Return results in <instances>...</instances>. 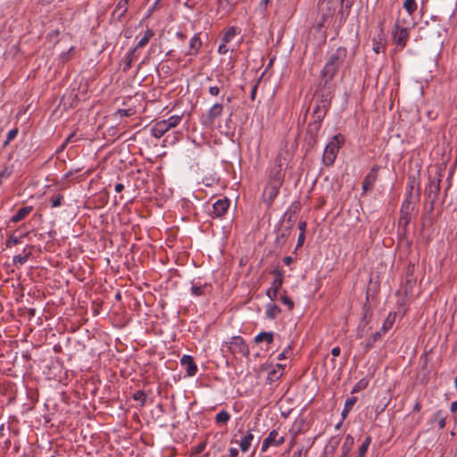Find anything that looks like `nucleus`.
Wrapping results in <instances>:
<instances>
[{"label": "nucleus", "mask_w": 457, "mask_h": 457, "mask_svg": "<svg viewBox=\"0 0 457 457\" xmlns=\"http://www.w3.org/2000/svg\"><path fill=\"white\" fill-rule=\"evenodd\" d=\"M332 91L329 87L320 89L316 96L315 104L312 113V120L309 123L307 131L312 137H316L326 117L331 104Z\"/></svg>", "instance_id": "f257e3e1"}, {"label": "nucleus", "mask_w": 457, "mask_h": 457, "mask_svg": "<svg viewBox=\"0 0 457 457\" xmlns=\"http://www.w3.org/2000/svg\"><path fill=\"white\" fill-rule=\"evenodd\" d=\"M347 54L346 47L339 46L328 54V60L320 71V76L324 81V87H328V83L337 75L339 68L345 62Z\"/></svg>", "instance_id": "f03ea898"}, {"label": "nucleus", "mask_w": 457, "mask_h": 457, "mask_svg": "<svg viewBox=\"0 0 457 457\" xmlns=\"http://www.w3.org/2000/svg\"><path fill=\"white\" fill-rule=\"evenodd\" d=\"M345 143V137L342 134H337L335 135L330 141L326 145L323 156H322V162L326 166H331L334 164L336 158L337 156V154L339 152V149L342 147V145Z\"/></svg>", "instance_id": "7ed1b4c3"}, {"label": "nucleus", "mask_w": 457, "mask_h": 457, "mask_svg": "<svg viewBox=\"0 0 457 457\" xmlns=\"http://www.w3.org/2000/svg\"><path fill=\"white\" fill-rule=\"evenodd\" d=\"M345 0H320L318 4V12L320 16V26H324L332 21L337 10L342 6Z\"/></svg>", "instance_id": "20e7f679"}, {"label": "nucleus", "mask_w": 457, "mask_h": 457, "mask_svg": "<svg viewBox=\"0 0 457 457\" xmlns=\"http://www.w3.org/2000/svg\"><path fill=\"white\" fill-rule=\"evenodd\" d=\"M182 120V115H172L166 120L155 122L151 128V135L155 138H161L170 129L177 127Z\"/></svg>", "instance_id": "39448f33"}, {"label": "nucleus", "mask_w": 457, "mask_h": 457, "mask_svg": "<svg viewBox=\"0 0 457 457\" xmlns=\"http://www.w3.org/2000/svg\"><path fill=\"white\" fill-rule=\"evenodd\" d=\"M286 158L283 156V154H278L274 160L273 167L270 170L268 182L282 186L285 176L283 170L286 169Z\"/></svg>", "instance_id": "423d86ee"}, {"label": "nucleus", "mask_w": 457, "mask_h": 457, "mask_svg": "<svg viewBox=\"0 0 457 457\" xmlns=\"http://www.w3.org/2000/svg\"><path fill=\"white\" fill-rule=\"evenodd\" d=\"M414 202L412 201L411 191L408 194L406 199L402 204L401 214L398 220V226L405 228L411 220V212L413 211Z\"/></svg>", "instance_id": "0eeeda50"}, {"label": "nucleus", "mask_w": 457, "mask_h": 457, "mask_svg": "<svg viewBox=\"0 0 457 457\" xmlns=\"http://www.w3.org/2000/svg\"><path fill=\"white\" fill-rule=\"evenodd\" d=\"M281 185H277L274 183L268 182L264 187L262 192V201L267 205V207H270L278 196L279 193V189Z\"/></svg>", "instance_id": "6e6552de"}, {"label": "nucleus", "mask_w": 457, "mask_h": 457, "mask_svg": "<svg viewBox=\"0 0 457 457\" xmlns=\"http://www.w3.org/2000/svg\"><path fill=\"white\" fill-rule=\"evenodd\" d=\"M223 108L222 103L213 104L207 112L202 116V123L204 125H212L215 119L222 115Z\"/></svg>", "instance_id": "1a4fd4ad"}, {"label": "nucleus", "mask_w": 457, "mask_h": 457, "mask_svg": "<svg viewBox=\"0 0 457 457\" xmlns=\"http://www.w3.org/2000/svg\"><path fill=\"white\" fill-rule=\"evenodd\" d=\"M285 442L283 436H278V432L275 429L271 430L268 436L262 441V451L265 452L270 446H278Z\"/></svg>", "instance_id": "9d476101"}, {"label": "nucleus", "mask_w": 457, "mask_h": 457, "mask_svg": "<svg viewBox=\"0 0 457 457\" xmlns=\"http://www.w3.org/2000/svg\"><path fill=\"white\" fill-rule=\"evenodd\" d=\"M229 349L233 353H238L242 355L249 353L248 346L241 337H233L229 342Z\"/></svg>", "instance_id": "9b49d317"}, {"label": "nucleus", "mask_w": 457, "mask_h": 457, "mask_svg": "<svg viewBox=\"0 0 457 457\" xmlns=\"http://www.w3.org/2000/svg\"><path fill=\"white\" fill-rule=\"evenodd\" d=\"M440 178L433 179L430 180L429 185L427 189L428 198L431 202V209H433V204L438 199L439 192H440Z\"/></svg>", "instance_id": "f8f14e48"}, {"label": "nucleus", "mask_w": 457, "mask_h": 457, "mask_svg": "<svg viewBox=\"0 0 457 457\" xmlns=\"http://www.w3.org/2000/svg\"><path fill=\"white\" fill-rule=\"evenodd\" d=\"M229 204H230V202L228 198H222V199L217 200L212 204V218L222 217L228 212Z\"/></svg>", "instance_id": "ddd939ff"}, {"label": "nucleus", "mask_w": 457, "mask_h": 457, "mask_svg": "<svg viewBox=\"0 0 457 457\" xmlns=\"http://www.w3.org/2000/svg\"><path fill=\"white\" fill-rule=\"evenodd\" d=\"M378 167L374 166L365 176L362 181V194H366L368 191L372 190L373 186L378 179Z\"/></svg>", "instance_id": "4468645a"}, {"label": "nucleus", "mask_w": 457, "mask_h": 457, "mask_svg": "<svg viewBox=\"0 0 457 457\" xmlns=\"http://www.w3.org/2000/svg\"><path fill=\"white\" fill-rule=\"evenodd\" d=\"M394 40L397 46L401 48L404 47L409 38V32L406 28L395 26V31L393 32Z\"/></svg>", "instance_id": "2eb2a0df"}, {"label": "nucleus", "mask_w": 457, "mask_h": 457, "mask_svg": "<svg viewBox=\"0 0 457 457\" xmlns=\"http://www.w3.org/2000/svg\"><path fill=\"white\" fill-rule=\"evenodd\" d=\"M395 315L389 313L384 320L381 328L373 334L374 340H380L382 337L392 328L395 322Z\"/></svg>", "instance_id": "dca6fc26"}, {"label": "nucleus", "mask_w": 457, "mask_h": 457, "mask_svg": "<svg viewBox=\"0 0 457 457\" xmlns=\"http://www.w3.org/2000/svg\"><path fill=\"white\" fill-rule=\"evenodd\" d=\"M181 365L186 368L188 376L193 377L197 372V366L190 355H183L180 360Z\"/></svg>", "instance_id": "f3484780"}, {"label": "nucleus", "mask_w": 457, "mask_h": 457, "mask_svg": "<svg viewBox=\"0 0 457 457\" xmlns=\"http://www.w3.org/2000/svg\"><path fill=\"white\" fill-rule=\"evenodd\" d=\"M131 0H120L115 6L112 15L120 20L128 10L129 4Z\"/></svg>", "instance_id": "a211bd4d"}, {"label": "nucleus", "mask_w": 457, "mask_h": 457, "mask_svg": "<svg viewBox=\"0 0 457 457\" xmlns=\"http://www.w3.org/2000/svg\"><path fill=\"white\" fill-rule=\"evenodd\" d=\"M202 46V41L198 34H195L189 41V49L187 52L188 55H195Z\"/></svg>", "instance_id": "6ab92c4d"}, {"label": "nucleus", "mask_w": 457, "mask_h": 457, "mask_svg": "<svg viewBox=\"0 0 457 457\" xmlns=\"http://www.w3.org/2000/svg\"><path fill=\"white\" fill-rule=\"evenodd\" d=\"M253 440V435L251 430H248L246 435L242 438L239 443V446L242 452L245 453L250 449L252 441Z\"/></svg>", "instance_id": "aec40b11"}, {"label": "nucleus", "mask_w": 457, "mask_h": 457, "mask_svg": "<svg viewBox=\"0 0 457 457\" xmlns=\"http://www.w3.org/2000/svg\"><path fill=\"white\" fill-rule=\"evenodd\" d=\"M353 444H354L353 436H351V435H347L345 437L344 444H343V445L341 447L342 455L340 457H345L350 453V451L352 450V447H353Z\"/></svg>", "instance_id": "412c9836"}, {"label": "nucleus", "mask_w": 457, "mask_h": 457, "mask_svg": "<svg viewBox=\"0 0 457 457\" xmlns=\"http://www.w3.org/2000/svg\"><path fill=\"white\" fill-rule=\"evenodd\" d=\"M32 206H25V207H22L17 212L16 214H14L11 220L12 222H19L20 220H21L22 219H24L27 215H29L31 212H32Z\"/></svg>", "instance_id": "4be33fe9"}, {"label": "nucleus", "mask_w": 457, "mask_h": 457, "mask_svg": "<svg viewBox=\"0 0 457 457\" xmlns=\"http://www.w3.org/2000/svg\"><path fill=\"white\" fill-rule=\"evenodd\" d=\"M137 58L136 48L131 49L127 53L124 57L125 66L123 68V71H128L131 68L132 62Z\"/></svg>", "instance_id": "5701e85b"}, {"label": "nucleus", "mask_w": 457, "mask_h": 457, "mask_svg": "<svg viewBox=\"0 0 457 457\" xmlns=\"http://www.w3.org/2000/svg\"><path fill=\"white\" fill-rule=\"evenodd\" d=\"M281 312V309L275 303H269L266 307V316L271 320L278 317V315Z\"/></svg>", "instance_id": "b1692460"}, {"label": "nucleus", "mask_w": 457, "mask_h": 457, "mask_svg": "<svg viewBox=\"0 0 457 457\" xmlns=\"http://www.w3.org/2000/svg\"><path fill=\"white\" fill-rule=\"evenodd\" d=\"M154 31L151 29H146L142 38L137 42V46L134 48L137 50V48H141L146 46L149 40L154 37Z\"/></svg>", "instance_id": "393cba45"}, {"label": "nucleus", "mask_w": 457, "mask_h": 457, "mask_svg": "<svg viewBox=\"0 0 457 457\" xmlns=\"http://www.w3.org/2000/svg\"><path fill=\"white\" fill-rule=\"evenodd\" d=\"M273 338H274L273 332H265V331H263V332L259 333L255 337L254 341L256 343L266 341L268 344H271L273 342Z\"/></svg>", "instance_id": "a878e982"}, {"label": "nucleus", "mask_w": 457, "mask_h": 457, "mask_svg": "<svg viewBox=\"0 0 457 457\" xmlns=\"http://www.w3.org/2000/svg\"><path fill=\"white\" fill-rule=\"evenodd\" d=\"M355 403H356V397H351L345 401L344 409L341 412V416H342L343 420H345L347 417V415L349 414L350 411L353 409Z\"/></svg>", "instance_id": "bb28decb"}, {"label": "nucleus", "mask_w": 457, "mask_h": 457, "mask_svg": "<svg viewBox=\"0 0 457 457\" xmlns=\"http://www.w3.org/2000/svg\"><path fill=\"white\" fill-rule=\"evenodd\" d=\"M230 419V414L225 411L222 410L220 412L216 414L215 417V422L219 425L226 424Z\"/></svg>", "instance_id": "cd10ccee"}, {"label": "nucleus", "mask_w": 457, "mask_h": 457, "mask_svg": "<svg viewBox=\"0 0 457 457\" xmlns=\"http://www.w3.org/2000/svg\"><path fill=\"white\" fill-rule=\"evenodd\" d=\"M370 443H371V437L370 436L365 437L364 441L362 442V444L361 445V446L359 447V450H358V454L361 457H364L366 455Z\"/></svg>", "instance_id": "c85d7f7f"}, {"label": "nucleus", "mask_w": 457, "mask_h": 457, "mask_svg": "<svg viewBox=\"0 0 457 457\" xmlns=\"http://www.w3.org/2000/svg\"><path fill=\"white\" fill-rule=\"evenodd\" d=\"M223 86L224 83L221 80H219L217 85L209 87L208 92L211 96H217L220 93V90L223 87Z\"/></svg>", "instance_id": "c756f323"}, {"label": "nucleus", "mask_w": 457, "mask_h": 457, "mask_svg": "<svg viewBox=\"0 0 457 457\" xmlns=\"http://www.w3.org/2000/svg\"><path fill=\"white\" fill-rule=\"evenodd\" d=\"M403 8L407 11V12L410 15H411L417 9L415 0H405L403 3Z\"/></svg>", "instance_id": "7c9ffc66"}, {"label": "nucleus", "mask_w": 457, "mask_h": 457, "mask_svg": "<svg viewBox=\"0 0 457 457\" xmlns=\"http://www.w3.org/2000/svg\"><path fill=\"white\" fill-rule=\"evenodd\" d=\"M206 287H207V284H204V285H195L194 284L191 287V292L195 296L203 295Z\"/></svg>", "instance_id": "2f4dec72"}, {"label": "nucleus", "mask_w": 457, "mask_h": 457, "mask_svg": "<svg viewBox=\"0 0 457 457\" xmlns=\"http://www.w3.org/2000/svg\"><path fill=\"white\" fill-rule=\"evenodd\" d=\"M136 111L133 108L129 109H119L116 112V116H119L120 118L122 117H129L135 114Z\"/></svg>", "instance_id": "473e14b6"}, {"label": "nucleus", "mask_w": 457, "mask_h": 457, "mask_svg": "<svg viewBox=\"0 0 457 457\" xmlns=\"http://www.w3.org/2000/svg\"><path fill=\"white\" fill-rule=\"evenodd\" d=\"M29 255H30L29 252L25 254H18V255L13 256L12 261L14 263H20L21 265H22L25 262H27V261L29 258Z\"/></svg>", "instance_id": "72a5a7b5"}, {"label": "nucleus", "mask_w": 457, "mask_h": 457, "mask_svg": "<svg viewBox=\"0 0 457 457\" xmlns=\"http://www.w3.org/2000/svg\"><path fill=\"white\" fill-rule=\"evenodd\" d=\"M364 315H363V318H362V320L361 322V324L359 325L358 327V329H357V337H362L363 335H364V327L366 326L367 322L365 321L366 318H367V313H368V310H364Z\"/></svg>", "instance_id": "f704fd0d"}, {"label": "nucleus", "mask_w": 457, "mask_h": 457, "mask_svg": "<svg viewBox=\"0 0 457 457\" xmlns=\"http://www.w3.org/2000/svg\"><path fill=\"white\" fill-rule=\"evenodd\" d=\"M133 399L135 401H139L141 403V405H144L146 400V395L144 391L137 390L133 395Z\"/></svg>", "instance_id": "c9c22d12"}, {"label": "nucleus", "mask_w": 457, "mask_h": 457, "mask_svg": "<svg viewBox=\"0 0 457 457\" xmlns=\"http://www.w3.org/2000/svg\"><path fill=\"white\" fill-rule=\"evenodd\" d=\"M283 285V278H275L270 288L274 291H279Z\"/></svg>", "instance_id": "e433bc0d"}, {"label": "nucleus", "mask_w": 457, "mask_h": 457, "mask_svg": "<svg viewBox=\"0 0 457 457\" xmlns=\"http://www.w3.org/2000/svg\"><path fill=\"white\" fill-rule=\"evenodd\" d=\"M236 35V31L234 28H230L222 37V41L227 43L234 36Z\"/></svg>", "instance_id": "4c0bfd02"}, {"label": "nucleus", "mask_w": 457, "mask_h": 457, "mask_svg": "<svg viewBox=\"0 0 457 457\" xmlns=\"http://www.w3.org/2000/svg\"><path fill=\"white\" fill-rule=\"evenodd\" d=\"M367 385H368V383H367L365 380H363V379L360 380V381H359V382H358V383L353 386V388L352 389V393H353H353H357V392H359L360 390L364 389V388L367 386Z\"/></svg>", "instance_id": "58836bf2"}, {"label": "nucleus", "mask_w": 457, "mask_h": 457, "mask_svg": "<svg viewBox=\"0 0 457 457\" xmlns=\"http://www.w3.org/2000/svg\"><path fill=\"white\" fill-rule=\"evenodd\" d=\"M280 300L284 304H286L288 307L289 310L293 309L294 302L289 296L284 295L280 297Z\"/></svg>", "instance_id": "ea45409f"}, {"label": "nucleus", "mask_w": 457, "mask_h": 457, "mask_svg": "<svg viewBox=\"0 0 457 457\" xmlns=\"http://www.w3.org/2000/svg\"><path fill=\"white\" fill-rule=\"evenodd\" d=\"M62 198L63 197L62 195H57L54 197H53V199L51 201V206L53 208L59 207L62 204Z\"/></svg>", "instance_id": "a19ab883"}, {"label": "nucleus", "mask_w": 457, "mask_h": 457, "mask_svg": "<svg viewBox=\"0 0 457 457\" xmlns=\"http://www.w3.org/2000/svg\"><path fill=\"white\" fill-rule=\"evenodd\" d=\"M74 50V47L71 46L67 52L62 53L60 55L62 62H66L71 58V52Z\"/></svg>", "instance_id": "79ce46f5"}, {"label": "nucleus", "mask_w": 457, "mask_h": 457, "mask_svg": "<svg viewBox=\"0 0 457 457\" xmlns=\"http://www.w3.org/2000/svg\"><path fill=\"white\" fill-rule=\"evenodd\" d=\"M19 243L20 239L16 237L12 236L6 240V246L11 247L12 245H18Z\"/></svg>", "instance_id": "37998d69"}, {"label": "nucleus", "mask_w": 457, "mask_h": 457, "mask_svg": "<svg viewBox=\"0 0 457 457\" xmlns=\"http://www.w3.org/2000/svg\"><path fill=\"white\" fill-rule=\"evenodd\" d=\"M280 376H281V372H279V370H272L271 371H270L268 373V379L272 381L274 379L278 378Z\"/></svg>", "instance_id": "c03bdc74"}, {"label": "nucleus", "mask_w": 457, "mask_h": 457, "mask_svg": "<svg viewBox=\"0 0 457 457\" xmlns=\"http://www.w3.org/2000/svg\"><path fill=\"white\" fill-rule=\"evenodd\" d=\"M17 134H18L17 129H11L7 134V138H6L5 144H7L9 141L14 139L15 137L17 136Z\"/></svg>", "instance_id": "a18cd8bd"}, {"label": "nucleus", "mask_w": 457, "mask_h": 457, "mask_svg": "<svg viewBox=\"0 0 457 457\" xmlns=\"http://www.w3.org/2000/svg\"><path fill=\"white\" fill-rule=\"evenodd\" d=\"M73 137H75V133H71V135H70V136L65 139V141H64V142L60 145V147H59V149H58V152H59V151H62V150L66 147L67 144L72 140Z\"/></svg>", "instance_id": "49530a36"}, {"label": "nucleus", "mask_w": 457, "mask_h": 457, "mask_svg": "<svg viewBox=\"0 0 457 457\" xmlns=\"http://www.w3.org/2000/svg\"><path fill=\"white\" fill-rule=\"evenodd\" d=\"M378 340H374L373 335L371 336L370 339L365 344L364 350L365 352H368L370 348L374 346L375 342Z\"/></svg>", "instance_id": "de8ad7c7"}, {"label": "nucleus", "mask_w": 457, "mask_h": 457, "mask_svg": "<svg viewBox=\"0 0 457 457\" xmlns=\"http://www.w3.org/2000/svg\"><path fill=\"white\" fill-rule=\"evenodd\" d=\"M278 291H274L272 288L268 289L267 295L270 298L271 301H274L278 298Z\"/></svg>", "instance_id": "09e8293b"}, {"label": "nucleus", "mask_w": 457, "mask_h": 457, "mask_svg": "<svg viewBox=\"0 0 457 457\" xmlns=\"http://www.w3.org/2000/svg\"><path fill=\"white\" fill-rule=\"evenodd\" d=\"M11 174V170H9L8 168H4L3 170L0 171V185L2 184V179L4 178L9 177Z\"/></svg>", "instance_id": "8fccbe9b"}, {"label": "nucleus", "mask_w": 457, "mask_h": 457, "mask_svg": "<svg viewBox=\"0 0 457 457\" xmlns=\"http://www.w3.org/2000/svg\"><path fill=\"white\" fill-rule=\"evenodd\" d=\"M270 0H262L261 3L259 4V9L261 11V12H263L266 8H267V5L268 4H270Z\"/></svg>", "instance_id": "3c124183"}, {"label": "nucleus", "mask_w": 457, "mask_h": 457, "mask_svg": "<svg viewBox=\"0 0 457 457\" xmlns=\"http://www.w3.org/2000/svg\"><path fill=\"white\" fill-rule=\"evenodd\" d=\"M257 87H258V84H254L252 87V90H251V95H250V98L252 101H253L255 99V96H256V92H257Z\"/></svg>", "instance_id": "603ef678"}, {"label": "nucleus", "mask_w": 457, "mask_h": 457, "mask_svg": "<svg viewBox=\"0 0 457 457\" xmlns=\"http://www.w3.org/2000/svg\"><path fill=\"white\" fill-rule=\"evenodd\" d=\"M271 273L275 275V278H283V270L280 269H274Z\"/></svg>", "instance_id": "864d4df0"}, {"label": "nucleus", "mask_w": 457, "mask_h": 457, "mask_svg": "<svg viewBox=\"0 0 457 457\" xmlns=\"http://www.w3.org/2000/svg\"><path fill=\"white\" fill-rule=\"evenodd\" d=\"M383 48V46L379 43H375L373 45V50L376 54H379Z\"/></svg>", "instance_id": "5fc2aeb1"}, {"label": "nucleus", "mask_w": 457, "mask_h": 457, "mask_svg": "<svg viewBox=\"0 0 457 457\" xmlns=\"http://www.w3.org/2000/svg\"><path fill=\"white\" fill-rule=\"evenodd\" d=\"M218 52L221 54H224L228 52V48L226 47L225 42H223V44L220 45Z\"/></svg>", "instance_id": "6e6d98bb"}, {"label": "nucleus", "mask_w": 457, "mask_h": 457, "mask_svg": "<svg viewBox=\"0 0 457 457\" xmlns=\"http://www.w3.org/2000/svg\"><path fill=\"white\" fill-rule=\"evenodd\" d=\"M304 234L303 233H300L299 237H298V240H297V247L303 245V242H304Z\"/></svg>", "instance_id": "4d7b16f0"}, {"label": "nucleus", "mask_w": 457, "mask_h": 457, "mask_svg": "<svg viewBox=\"0 0 457 457\" xmlns=\"http://www.w3.org/2000/svg\"><path fill=\"white\" fill-rule=\"evenodd\" d=\"M340 352H341L340 347L336 346V347L332 348L331 354L333 356L337 357V356H338L340 354Z\"/></svg>", "instance_id": "13d9d810"}, {"label": "nucleus", "mask_w": 457, "mask_h": 457, "mask_svg": "<svg viewBox=\"0 0 457 457\" xmlns=\"http://www.w3.org/2000/svg\"><path fill=\"white\" fill-rule=\"evenodd\" d=\"M438 427L439 428H444L445 427V419L444 417H440L438 420Z\"/></svg>", "instance_id": "bf43d9fd"}, {"label": "nucleus", "mask_w": 457, "mask_h": 457, "mask_svg": "<svg viewBox=\"0 0 457 457\" xmlns=\"http://www.w3.org/2000/svg\"><path fill=\"white\" fill-rule=\"evenodd\" d=\"M305 228H306V223L304 221H300L298 223V228L301 230V233L304 234Z\"/></svg>", "instance_id": "052dcab7"}, {"label": "nucleus", "mask_w": 457, "mask_h": 457, "mask_svg": "<svg viewBox=\"0 0 457 457\" xmlns=\"http://www.w3.org/2000/svg\"><path fill=\"white\" fill-rule=\"evenodd\" d=\"M238 455V451L237 448H230L229 449V456L230 457H237Z\"/></svg>", "instance_id": "680f3d73"}, {"label": "nucleus", "mask_w": 457, "mask_h": 457, "mask_svg": "<svg viewBox=\"0 0 457 457\" xmlns=\"http://www.w3.org/2000/svg\"><path fill=\"white\" fill-rule=\"evenodd\" d=\"M124 189V186L121 183H118L115 185V191L117 193H120Z\"/></svg>", "instance_id": "e2e57ef3"}, {"label": "nucleus", "mask_w": 457, "mask_h": 457, "mask_svg": "<svg viewBox=\"0 0 457 457\" xmlns=\"http://www.w3.org/2000/svg\"><path fill=\"white\" fill-rule=\"evenodd\" d=\"M450 410L452 412H455L457 411V401L451 403Z\"/></svg>", "instance_id": "0e129e2a"}, {"label": "nucleus", "mask_w": 457, "mask_h": 457, "mask_svg": "<svg viewBox=\"0 0 457 457\" xmlns=\"http://www.w3.org/2000/svg\"><path fill=\"white\" fill-rule=\"evenodd\" d=\"M303 456V450H298L293 453L291 457H302Z\"/></svg>", "instance_id": "69168bd1"}, {"label": "nucleus", "mask_w": 457, "mask_h": 457, "mask_svg": "<svg viewBox=\"0 0 457 457\" xmlns=\"http://www.w3.org/2000/svg\"><path fill=\"white\" fill-rule=\"evenodd\" d=\"M287 353H288V351H287V350L283 351L281 353H279L278 359V360L286 359Z\"/></svg>", "instance_id": "338daca9"}, {"label": "nucleus", "mask_w": 457, "mask_h": 457, "mask_svg": "<svg viewBox=\"0 0 457 457\" xmlns=\"http://www.w3.org/2000/svg\"><path fill=\"white\" fill-rule=\"evenodd\" d=\"M283 261L285 264L289 265L292 262L293 259L290 256H286Z\"/></svg>", "instance_id": "774afa93"}]
</instances>
